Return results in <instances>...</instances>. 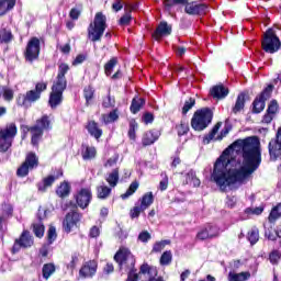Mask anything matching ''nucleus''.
<instances>
[{"instance_id": "2f4dec72", "label": "nucleus", "mask_w": 281, "mask_h": 281, "mask_svg": "<svg viewBox=\"0 0 281 281\" xmlns=\"http://www.w3.org/2000/svg\"><path fill=\"white\" fill-rule=\"evenodd\" d=\"M151 203H155V195H153V192L145 193L140 199L142 210H148Z\"/></svg>"}, {"instance_id": "6ab92c4d", "label": "nucleus", "mask_w": 281, "mask_h": 281, "mask_svg": "<svg viewBox=\"0 0 281 281\" xmlns=\"http://www.w3.org/2000/svg\"><path fill=\"white\" fill-rule=\"evenodd\" d=\"M98 271V262L95 261H88L86 262L81 269L79 270V274L81 278H93Z\"/></svg>"}, {"instance_id": "4468645a", "label": "nucleus", "mask_w": 281, "mask_h": 281, "mask_svg": "<svg viewBox=\"0 0 281 281\" xmlns=\"http://www.w3.org/2000/svg\"><path fill=\"white\" fill-rule=\"evenodd\" d=\"M222 124L217 123L212 131L203 137V144H210V142L215 140V142H221L224 137H227L229 132L232 131V127L225 126L221 134L216 137V133L221 130Z\"/></svg>"}, {"instance_id": "5fc2aeb1", "label": "nucleus", "mask_w": 281, "mask_h": 281, "mask_svg": "<svg viewBox=\"0 0 281 281\" xmlns=\"http://www.w3.org/2000/svg\"><path fill=\"white\" fill-rule=\"evenodd\" d=\"M177 131H178V135H186V133H188V131H190V127L188 125V123L186 122H181V124L176 126Z\"/></svg>"}, {"instance_id": "6e6552de", "label": "nucleus", "mask_w": 281, "mask_h": 281, "mask_svg": "<svg viewBox=\"0 0 281 281\" xmlns=\"http://www.w3.org/2000/svg\"><path fill=\"white\" fill-rule=\"evenodd\" d=\"M262 49H265L268 54H276L281 47L280 38L277 37L273 30L269 29L265 35L263 41L261 43Z\"/></svg>"}, {"instance_id": "473e14b6", "label": "nucleus", "mask_w": 281, "mask_h": 281, "mask_svg": "<svg viewBox=\"0 0 281 281\" xmlns=\"http://www.w3.org/2000/svg\"><path fill=\"white\" fill-rule=\"evenodd\" d=\"M145 104H146V101L144 99L136 97L132 100L130 110L134 114L139 113V111L142 110V106H144Z\"/></svg>"}, {"instance_id": "0eeeda50", "label": "nucleus", "mask_w": 281, "mask_h": 281, "mask_svg": "<svg viewBox=\"0 0 281 281\" xmlns=\"http://www.w3.org/2000/svg\"><path fill=\"white\" fill-rule=\"evenodd\" d=\"M52 128V121L49 116L43 115L41 119L36 121V124L29 128L32 134L31 143L33 146H38L41 138L43 137L44 131H49Z\"/></svg>"}, {"instance_id": "423d86ee", "label": "nucleus", "mask_w": 281, "mask_h": 281, "mask_svg": "<svg viewBox=\"0 0 281 281\" xmlns=\"http://www.w3.org/2000/svg\"><path fill=\"white\" fill-rule=\"evenodd\" d=\"M18 128L15 123H9L0 130V153H8L12 148Z\"/></svg>"}, {"instance_id": "f3484780", "label": "nucleus", "mask_w": 281, "mask_h": 281, "mask_svg": "<svg viewBox=\"0 0 281 281\" xmlns=\"http://www.w3.org/2000/svg\"><path fill=\"white\" fill-rule=\"evenodd\" d=\"M92 198L91 189H81L76 195L77 205H79L81 210H86V207H89Z\"/></svg>"}, {"instance_id": "20e7f679", "label": "nucleus", "mask_w": 281, "mask_h": 281, "mask_svg": "<svg viewBox=\"0 0 281 281\" xmlns=\"http://www.w3.org/2000/svg\"><path fill=\"white\" fill-rule=\"evenodd\" d=\"M214 117V112L210 108H202L194 112L191 126L194 131H205Z\"/></svg>"}, {"instance_id": "412c9836", "label": "nucleus", "mask_w": 281, "mask_h": 281, "mask_svg": "<svg viewBox=\"0 0 281 281\" xmlns=\"http://www.w3.org/2000/svg\"><path fill=\"white\" fill-rule=\"evenodd\" d=\"M210 93H211L212 98H214L216 100H223V99L227 98V95H229V89H227L223 85H217L211 89Z\"/></svg>"}, {"instance_id": "a19ab883", "label": "nucleus", "mask_w": 281, "mask_h": 281, "mask_svg": "<svg viewBox=\"0 0 281 281\" xmlns=\"http://www.w3.org/2000/svg\"><path fill=\"white\" fill-rule=\"evenodd\" d=\"M137 188H139V182H132L126 192L121 195V199L126 200L130 196H133V194L137 192Z\"/></svg>"}, {"instance_id": "bb28decb", "label": "nucleus", "mask_w": 281, "mask_h": 281, "mask_svg": "<svg viewBox=\"0 0 281 281\" xmlns=\"http://www.w3.org/2000/svg\"><path fill=\"white\" fill-rule=\"evenodd\" d=\"M16 5V0H0V16H3L10 12V10H14Z\"/></svg>"}, {"instance_id": "8fccbe9b", "label": "nucleus", "mask_w": 281, "mask_h": 281, "mask_svg": "<svg viewBox=\"0 0 281 281\" xmlns=\"http://www.w3.org/2000/svg\"><path fill=\"white\" fill-rule=\"evenodd\" d=\"M56 238H58V235L56 234V227L50 226L47 232L48 245H52V243H54V240H56Z\"/></svg>"}, {"instance_id": "cd10ccee", "label": "nucleus", "mask_w": 281, "mask_h": 281, "mask_svg": "<svg viewBox=\"0 0 281 281\" xmlns=\"http://www.w3.org/2000/svg\"><path fill=\"white\" fill-rule=\"evenodd\" d=\"M105 181L109 183L110 188H115L120 181V169H114L105 177Z\"/></svg>"}, {"instance_id": "b1692460", "label": "nucleus", "mask_w": 281, "mask_h": 281, "mask_svg": "<svg viewBox=\"0 0 281 281\" xmlns=\"http://www.w3.org/2000/svg\"><path fill=\"white\" fill-rule=\"evenodd\" d=\"M87 131L94 139H100L102 137V128L98 126L95 121L88 122Z\"/></svg>"}, {"instance_id": "f8f14e48", "label": "nucleus", "mask_w": 281, "mask_h": 281, "mask_svg": "<svg viewBox=\"0 0 281 281\" xmlns=\"http://www.w3.org/2000/svg\"><path fill=\"white\" fill-rule=\"evenodd\" d=\"M41 54V40L37 37H32L27 45L26 50L24 53V56L29 63H33V60H36L38 58V55Z\"/></svg>"}, {"instance_id": "a878e982", "label": "nucleus", "mask_w": 281, "mask_h": 281, "mask_svg": "<svg viewBox=\"0 0 281 281\" xmlns=\"http://www.w3.org/2000/svg\"><path fill=\"white\" fill-rule=\"evenodd\" d=\"M95 155H97L95 147H91L89 145L81 146V156L85 161L95 159Z\"/></svg>"}, {"instance_id": "0e129e2a", "label": "nucleus", "mask_w": 281, "mask_h": 281, "mask_svg": "<svg viewBox=\"0 0 281 281\" xmlns=\"http://www.w3.org/2000/svg\"><path fill=\"white\" fill-rule=\"evenodd\" d=\"M159 190L164 192L165 190H168V176L165 175L162 180L159 182Z\"/></svg>"}, {"instance_id": "9b49d317", "label": "nucleus", "mask_w": 281, "mask_h": 281, "mask_svg": "<svg viewBox=\"0 0 281 281\" xmlns=\"http://www.w3.org/2000/svg\"><path fill=\"white\" fill-rule=\"evenodd\" d=\"M268 150L270 161H278V159H281V126L278 128L276 137L269 142Z\"/></svg>"}, {"instance_id": "c9c22d12", "label": "nucleus", "mask_w": 281, "mask_h": 281, "mask_svg": "<svg viewBox=\"0 0 281 281\" xmlns=\"http://www.w3.org/2000/svg\"><path fill=\"white\" fill-rule=\"evenodd\" d=\"M56 271V266L54 263H45L42 269L43 278L49 280L53 273Z\"/></svg>"}, {"instance_id": "49530a36", "label": "nucleus", "mask_w": 281, "mask_h": 281, "mask_svg": "<svg viewBox=\"0 0 281 281\" xmlns=\"http://www.w3.org/2000/svg\"><path fill=\"white\" fill-rule=\"evenodd\" d=\"M170 262H172V251L167 250L160 257V265L162 267H167V265H170Z\"/></svg>"}, {"instance_id": "ddd939ff", "label": "nucleus", "mask_w": 281, "mask_h": 281, "mask_svg": "<svg viewBox=\"0 0 281 281\" xmlns=\"http://www.w3.org/2000/svg\"><path fill=\"white\" fill-rule=\"evenodd\" d=\"M273 91V87L268 86L252 102V113H262L265 111V103L269 98H271V93Z\"/></svg>"}, {"instance_id": "864d4df0", "label": "nucleus", "mask_w": 281, "mask_h": 281, "mask_svg": "<svg viewBox=\"0 0 281 281\" xmlns=\"http://www.w3.org/2000/svg\"><path fill=\"white\" fill-rule=\"evenodd\" d=\"M135 131H137V122L135 120L130 121L128 137L135 139Z\"/></svg>"}, {"instance_id": "7c9ffc66", "label": "nucleus", "mask_w": 281, "mask_h": 281, "mask_svg": "<svg viewBox=\"0 0 281 281\" xmlns=\"http://www.w3.org/2000/svg\"><path fill=\"white\" fill-rule=\"evenodd\" d=\"M251 278V273L249 272H229L228 273V281H247Z\"/></svg>"}, {"instance_id": "79ce46f5", "label": "nucleus", "mask_w": 281, "mask_h": 281, "mask_svg": "<svg viewBox=\"0 0 281 281\" xmlns=\"http://www.w3.org/2000/svg\"><path fill=\"white\" fill-rule=\"evenodd\" d=\"M2 98L5 102H12L14 100V90L10 87H3Z\"/></svg>"}, {"instance_id": "c85d7f7f", "label": "nucleus", "mask_w": 281, "mask_h": 281, "mask_svg": "<svg viewBox=\"0 0 281 281\" xmlns=\"http://www.w3.org/2000/svg\"><path fill=\"white\" fill-rule=\"evenodd\" d=\"M14 35H12V31L10 29H1L0 30V45H8V43H12Z\"/></svg>"}, {"instance_id": "4be33fe9", "label": "nucleus", "mask_w": 281, "mask_h": 281, "mask_svg": "<svg viewBox=\"0 0 281 281\" xmlns=\"http://www.w3.org/2000/svg\"><path fill=\"white\" fill-rule=\"evenodd\" d=\"M159 131L157 130H151L149 132H146L143 136L142 144L143 146H150L153 143L157 142L159 139Z\"/></svg>"}, {"instance_id": "39448f33", "label": "nucleus", "mask_w": 281, "mask_h": 281, "mask_svg": "<svg viewBox=\"0 0 281 281\" xmlns=\"http://www.w3.org/2000/svg\"><path fill=\"white\" fill-rule=\"evenodd\" d=\"M104 30H106V15L102 14V12H98L93 23H90L88 27V38H90L92 43L101 41L104 35Z\"/></svg>"}, {"instance_id": "37998d69", "label": "nucleus", "mask_w": 281, "mask_h": 281, "mask_svg": "<svg viewBox=\"0 0 281 281\" xmlns=\"http://www.w3.org/2000/svg\"><path fill=\"white\" fill-rule=\"evenodd\" d=\"M97 194L99 199H109L111 194V188L106 186H100L97 188Z\"/></svg>"}, {"instance_id": "69168bd1", "label": "nucleus", "mask_w": 281, "mask_h": 281, "mask_svg": "<svg viewBox=\"0 0 281 281\" xmlns=\"http://www.w3.org/2000/svg\"><path fill=\"white\" fill-rule=\"evenodd\" d=\"M237 201H238V199L236 198V196H234V195H232V196H227V201H226V205H227V207H235V205H236V203H237Z\"/></svg>"}, {"instance_id": "052dcab7", "label": "nucleus", "mask_w": 281, "mask_h": 281, "mask_svg": "<svg viewBox=\"0 0 281 281\" xmlns=\"http://www.w3.org/2000/svg\"><path fill=\"white\" fill-rule=\"evenodd\" d=\"M265 212V207L262 206H257L255 209L248 207L246 209V214H255L256 216H260Z\"/></svg>"}, {"instance_id": "3c124183", "label": "nucleus", "mask_w": 281, "mask_h": 281, "mask_svg": "<svg viewBox=\"0 0 281 281\" xmlns=\"http://www.w3.org/2000/svg\"><path fill=\"white\" fill-rule=\"evenodd\" d=\"M194 104H196V101L194 100V98H190L189 100H187L182 108V114L186 115L188 113V111H190V109H192V106H194Z\"/></svg>"}, {"instance_id": "4c0bfd02", "label": "nucleus", "mask_w": 281, "mask_h": 281, "mask_svg": "<svg viewBox=\"0 0 281 281\" xmlns=\"http://www.w3.org/2000/svg\"><path fill=\"white\" fill-rule=\"evenodd\" d=\"M245 109V93H240L237 97L233 113H240Z\"/></svg>"}, {"instance_id": "c03bdc74", "label": "nucleus", "mask_w": 281, "mask_h": 281, "mask_svg": "<svg viewBox=\"0 0 281 281\" xmlns=\"http://www.w3.org/2000/svg\"><path fill=\"white\" fill-rule=\"evenodd\" d=\"M115 65H117V58L113 57L111 58L105 65H104V71L106 76H111L113 74V69H115Z\"/></svg>"}, {"instance_id": "aec40b11", "label": "nucleus", "mask_w": 281, "mask_h": 281, "mask_svg": "<svg viewBox=\"0 0 281 281\" xmlns=\"http://www.w3.org/2000/svg\"><path fill=\"white\" fill-rule=\"evenodd\" d=\"M60 177H63V171H59L56 176H48L44 178L41 182L37 183L38 192H46L47 188H52L54 181H56V179H60Z\"/></svg>"}, {"instance_id": "ea45409f", "label": "nucleus", "mask_w": 281, "mask_h": 281, "mask_svg": "<svg viewBox=\"0 0 281 281\" xmlns=\"http://www.w3.org/2000/svg\"><path fill=\"white\" fill-rule=\"evenodd\" d=\"M166 245H170V239H165L161 241H156L153 246L151 251L154 254H161V251H164V249H166Z\"/></svg>"}, {"instance_id": "6e6d98bb", "label": "nucleus", "mask_w": 281, "mask_h": 281, "mask_svg": "<svg viewBox=\"0 0 281 281\" xmlns=\"http://www.w3.org/2000/svg\"><path fill=\"white\" fill-rule=\"evenodd\" d=\"M198 240H210V234L207 233V228L205 226L196 234Z\"/></svg>"}, {"instance_id": "1a4fd4ad", "label": "nucleus", "mask_w": 281, "mask_h": 281, "mask_svg": "<svg viewBox=\"0 0 281 281\" xmlns=\"http://www.w3.org/2000/svg\"><path fill=\"white\" fill-rule=\"evenodd\" d=\"M67 71H69V65L60 64L58 67L57 78L52 87V91L64 93L65 89H67V78L65 77Z\"/></svg>"}, {"instance_id": "774afa93", "label": "nucleus", "mask_w": 281, "mask_h": 281, "mask_svg": "<svg viewBox=\"0 0 281 281\" xmlns=\"http://www.w3.org/2000/svg\"><path fill=\"white\" fill-rule=\"evenodd\" d=\"M196 177V172H194L193 170L189 171L186 176V183L191 184L193 179H195Z\"/></svg>"}, {"instance_id": "f257e3e1", "label": "nucleus", "mask_w": 281, "mask_h": 281, "mask_svg": "<svg viewBox=\"0 0 281 281\" xmlns=\"http://www.w3.org/2000/svg\"><path fill=\"white\" fill-rule=\"evenodd\" d=\"M260 164L262 151L258 137L237 139L216 160L211 179L222 192H227V188L238 190L251 179Z\"/></svg>"}, {"instance_id": "603ef678", "label": "nucleus", "mask_w": 281, "mask_h": 281, "mask_svg": "<svg viewBox=\"0 0 281 281\" xmlns=\"http://www.w3.org/2000/svg\"><path fill=\"white\" fill-rule=\"evenodd\" d=\"M102 106L104 109H111L115 106V98H112L111 95H108L103 99Z\"/></svg>"}, {"instance_id": "f704fd0d", "label": "nucleus", "mask_w": 281, "mask_h": 281, "mask_svg": "<svg viewBox=\"0 0 281 281\" xmlns=\"http://www.w3.org/2000/svg\"><path fill=\"white\" fill-rule=\"evenodd\" d=\"M188 0H165L164 5L167 12H170L175 5H187Z\"/></svg>"}, {"instance_id": "a211bd4d", "label": "nucleus", "mask_w": 281, "mask_h": 281, "mask_svg": "<svg viewBox=\"0 0 281 281\" xmlns=\"http://www.w3.org/2000/svg\"><path fill=\"white\" fill-rule=\"evenodd\" d=\"M171 34L172 26L168 25V22H160L153 34V38H155V41H160L164 36H170Z\"/></svg>"}, {"instance_id": "de8ad7c7", "label": "nucleus", "mask_w": 281, "mask_h": 281, "mask_svg": "<svg viewBox=\"0 0 281 281\" xmlns=\"http://www.w3.org/2000/svg\"><path fill=\"white\" fill-rule=\"evenodd\" d=\"M204 228L207 229V234L211 239L216 238L218 234H221V231L218 229L217 226L207 224L206 226H204Z\"/></svg>"}, {"instance_id": "72a5a7b5", "label": "nucleus", "mask_w": 281, "mask_h": 281, "mask_svg": "<svg viewBox=\"0 0 281 281\" xmlns=\"http://www.w3.org/2000/svg\"><path fill=\"white\" fill-rule=\"evenodd\" d=\"M71 192V186L68 182H63L56 190V194L59 195L60 199H65Z\"/></svg>"}, {"instance_id": "9d476101", "label": "nucleus", "mask_w": 281, "mask_h": 281, "mask_svg": "<svg viewBox=\"0 0 281 281\" xmlns=\"http://www.w3.org/2000/svg\"><path fill=\"white\" fill-rule=\"evenodd\" d=\"M38 167V157L36 154L30 153L26 155L25 161L18 168L16 175L18 177H27L30 175V170H34V168Z\"/></svg>"}, {"instance_id": "7ed1b4c3", "label": "nucleus", "mask_w": 281, "mask_h": 281, "mask_svg": "<svg viewBox=\"0 0 281 281\" xmlns=\"http://www.w3.org/2000/svg\"><path fill=\"white\" fill-rule=\"evenodd\" d=\"M43 91H47V82H37L35 86V90H30L26 93L18 94L15 102L19 106H22L23 109H30L33 102H37V100H41V93H43Z\"/></svg>"}, {"instance_id": "dca6fc26", "label": "nucleus", "mask_w": 281, "mask_h": 281, "mask_svg": "<svg viewBox=\"0 0 281 281\" xmlns=\"http://www.w3.org/2000/svg\"><path fill=\"white\" fill-rule=\"evenodd\" d=\"M32 245H34V237L31 236L29 231H24L20 238L15 240L14 245H13V251L16 252L19 251V249H21V247L23 249H27L30 247H32Z\"/></svg>"}, {"instance_id": "2eb2a0df", "label": "nucleus", "mask_w": 281, "mask_h": 281, "mask_svg": "<svg viewBox=\"0 0 281 281\" xmlns=\"http://www.w3.org/2000/svg\"><path fill=\"white\" fill-rule=\"evenodd\" d=\"M82 215L78 212L68 213L63 222V228L66 234H70V232L80 223Z\"/></svg>"}, {"instance_id": "a18cd8bd", "label": "nucleus", "mask_w": 281, "mask_h": 281, "mask_svg": "<svg viewBox=\"0 0 281 281\" xmlns=\"http://www.w3.org/2000/svg\"><path fill=\"white\" fill-rule=\"evenodd\" d=\"M260 239V233L258 232V228H252L250 232H248V240L250 245H256L258 240Z\"/></svg>"}, {"instance_id": "13d9d810", "label": "nucleus", "mask_w": 281, "mask_h": 281, "mask_svg": "<svg viewBox=\"0 0 281 281\" xmlns=\"http://www.w3.org/2000/svg\"><path fill=\"white\" fill-rule=\"evenodd\" d=\"M281 258V254H280V250H273L271 254H270V262L272 265H278V261L280 260Z\"/></svg>"}, {"instance_id": "5701e85b", "label": "nucleus", "mask_w": 281, "mask_h": 281, "mask_svg": "<svg viewBox=\"0 0 281 281\" xmlns=\"http://www.w3.org/2000/svg\"><path fill=\"white\" fill-rule=\"evenodd\" d=\"M207 10L206 4H194V2H187L184 11L187 14H199V12H203Z\"/></svg>"}, {"instance_id": "338daca9", "label": "nucleus", "mask_w": 281, "mask_h": 281, "mask_svg": "<svg viewBox=\"0 0 281 281\" xmlns=\"http://www.w3.org/2000/svg\"><path fill=\"white\" fill-rule=\"evenodd\" d=\"M89 236L90 238H98V236H100V228L98 226H92Z\"/></svg>"}, {"instance_id": "c756f323", "label": "nucleus", "mask_w": 281, "mask_h": 281, "mask_svg": "<svg viewBox=\"0 0 281 281\" xmlns=\"http://www.w3.org/2000/svg\"><path fill=\"white\" fill-rule=\"evenodd\" d=\"M37 218V222L33 223V234H35L37 238H43V236H45V225L43 224L41 217Z\"/></svg>"}, {"instance_id": "bf43d9fd", "label": "nucleus", "mask_w": 281, "mask_h": 281, "mask_svg": "<svg viewBox=\"0 0 281 281\" xmlns=\"http://www.w3.org/2000/svg\"><path fill=\"white\" fill-rule=\"evenodd\" d=\"M144 211L145 210L142 209V206H134L130 212V216L131 218H139V214H142Z\"/></svg>"}, {"instance_id": "f03ea898", "label": "nucleus", "mask_w": 281, "mask_h": 281, "mask_svg": "<svg viewBox=\"0 0 281 281\" xmlns=\"http://www.w3.org/2000/svg\"><path fill=\"white\" fill-rule=\"evenodd\" d=\"M114 260L120 267V271H126V281H155L157 276V267L150 266L148 263H143L140 266L139 272L135 269V256L128 248H120V250L114 255Z\"/></svg>"}, {"instance_id": "4d7b16f0", "label": "nucleus", "mask_w": 281, "mask_h": 281, "mask_svg": "<svg viewBox=\"0 0 281 281\" xmlns=\"http://www.w3.org/2000/svg\"><path fill=\"white\" fill-rule=\"evenodd\" d=\"M133 16L131 15V12H126L120 20L119 25H128L132 21Z\"/></svg>"}, {"instance_id": "58836bf2", "label": "nucleus", "mask_w": 281, "mask_h": 281, "mask_svg": "<svg viewBox=\"0 0 281 281\" xmlns=\"http://www.w3.org/2000/svg\"><path fill=\"white\" fill-rule=\"evenodd\" d=\"M120 115L117 114V110H113L109 114H103L102 115V122L104 124H111L113 122H116L119 120Z\"/></svg>"}, {"instance_id": "e2e57ef3", "label": "nucleus", "mask_w": 281, "mask_h": 281, "mask_svg": "<svg viewBox=\"0 0 281 281\" xmlns=\"http://www.w3.org/2000/svg\"><path fill=\"white\" fill-rule=\"evenodd\" d=\"M150 238H153V236L147 231H144V232L139 233V235H138V240L140 243H148V240H150Z\"/></svg>"}, {"instance_id": "393cba45", "label": "nucleus", "mask_w": 281, "mask_h": 281, "mask_svg": "<svg viewBox=\"0 0 281 281\" xmlns=\"http://www.w3.org/2000/svg\"><path fill=\"white\" fill-rule=\"evenodd\" d=\"M48 104L50 109H56L57 106H60V104H63V92H56L52 90Z\"/></svg>"}, {"instance_id": "09e8293b", "label": "nucleus", "mask_w": 281, "mask_h": 281, "mask_svg": "<svg viewBox=\"0 0 281 281\" xmlns=\"http://www.w3.org/2000/svg\"><path fill=\"white\" fill-rule=\"evenodd\" d=\"M95 91L91 88V86H88L83 89V97L86 98L87 104H89L90 100H93V94Z\"/></svg>"}, {"instance_id": "680f3d73", "label": "nucleus", "mask_w": 281, "mask_h": 281, "mask_svg": "<svg viewBox=\"0 0 281 281\" xmlns=\"http://www.w3.org/2000/svg\"><path fill=\"white\" fill-rule=\"evenodd\" d=\"M267 113H270L271 115H276V113H278V101L272 100L270 102Z\"/></svg>"}, {"instance_id": "e433bc0d", "label": "nucleus", "mask_w": 281, "mask_h": 281, "mask_svg": "<svg viewBox=\"0 0 281 281\" xmlns=\"http://www.w3.org/2000/svg\"><path fill=\"white\" fill-rule=\"evenodd\" d=\"M269 222L276 223L278 218H281V202L278 203L270 212L269 214Z\"/></svg>"}]
</instances>
